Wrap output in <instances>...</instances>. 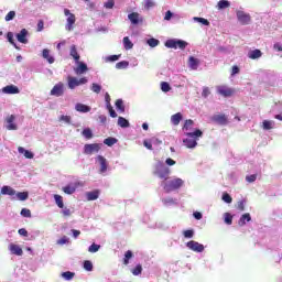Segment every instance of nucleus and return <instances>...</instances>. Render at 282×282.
Instances as JSON below:
<instances>
[{
  "instance_id": "nucleus-44",
  "label": "nucleus",
  "mask_w": 282,
  "mask_h": 282,
  "mask_svg": "<svg viewBox=\"0 0 282 282\" xmlns=\"http://www.w3.org/2000/svg\"><path fill=\"white\" fill-rule=\"evenodd\" d=\"M148 45L150 46V47H158L159 45H160V40H158V39H149L148 40Z\"/></svg>"
},
{
  "instance_id": "nucleus-59",
  "label": "nucleus",
  "mask_w": 282,
  "mask_h": 282,
  "mask_svg": "<svg viewBox=\"0 0 282 282\" xmlns=\"http://www.w3.org/2000/svg\"><path fill=\"white\" fill-rule=\"evenodd\" d=\"M107 109L110 113V118H118V113H116V110H113V106H108Z\"/></svg>"
},
{
  "instance_id": "nucleus-31",
  "label": "nucleus",
  "mask_w": 282,
  "mask_h": 282,
  "mask_svg": "<svg viewBox=\"0 0 282 282\" xmlns=\"http://www.w3.org/2000/svg\"><path fill=\"white\" fill-rule=\"evenodd\" d=\"M218 10H226V8H230V1L228 0H220L217 4Z\"/></svg>"
},
{
  "instance_id": "nucleus-15",
  "label": "nucleus",
  "mask_w": 282,
  "mask_h": 282,
  "mask_svg": "<svg viewBox=\"0 0 282 282\" xmlns=\"http://www.w3.org/2000/svg\"><path fill=\"white\" fill-rule=\"evenodd\" d=\"M3 94L14 95L21 94V90L15 85H8L2 88Z\"/></svg>"
},
{
  "instance_id": "nucleus-47",
  "label": "nucleus",
  "mask_w": 282,
  "mask_h": 282,
  "mask_svg": "<svg viewBox=\"0 0 282 282\" xmlns=\"http://www.w3.org/2000/svg\"><path fill=\"white\" fill-rule=\"evenodd\" d=\"M132 274L134 276H139V274H142V264H137V267L132 269Z\"/></svg>"
},
{
  "instance_id": "nucleus-40",
  "label": "nucleus",
  "mask_w": 282,
  "mask_h": 282,
  "mask_svg": "<svg viewBox=\"0 0 282 282\" xmlns=\"http://www.w3.org/2000/svg\"><path fill=\"white\" fill-rule=\"evenodd\" d=\"M17 197L20 202H25L30 197V194L28 192H19L17 193Z\"/></svg>"
},
{
  "instance_id": "nucleus-14",
  "label": "nucleus",
  "mask_w": 282,
  "mask_h": 282,
  "mask_svg": "<svg viewBox=\"0 0 282 282\" xmlns=\"http://www.w3.org/2000/svg\"><path fill=\"white\" fill-rule=\"evenodd\" d=\"M9 250L11 254H15L17 257H23V249L19 247V245H15V243L9 245Z\"/></svg>"
},
{
  "instance_id": "nucleus-46",
  "label": "nucleus",
  "mask_w": 282,
  "mask_h": 282,
  "mask_svg": "<svg viewBox=\"0 0 282 282\" xmlns=\"http://www.w3.org/2000/svg\"><path fill=\"white\" fill-rule=\"evenodd\" d=\"M161 90L164 91L165 94L171 91V85L166 82L161 83Z\"/></svg>"
},
{
  "instance_id": "nucleus-33",
  "label": "nucleus",
  "mask_w": 282,
  "mask_h": 282,
  "mask_svg": "<svg viewBox=\"0 0 282 282\" xmlns=\"http://www.w3.org/2000/svg\"><path fill=\"white\" fill-rule=\"evenodd\" d=\"M82 135H83L84 138H86V140H91V138H94V132H91V129L85 128V129L82 131Z\"/></svg>"
},
{
  "instance_id": "nucleus-41",
  "label": "nucleus",
  "mask_w": 282,
  "mask_h": 282,
  "mask_svg": "<svg viewBox=\"0 0 282 282\" xmlns=\"http://www.w3.org/2000/svg\"><path fill=\"white\" fill-rule=\"evenodd\" d=\"M117 142H118V139L112 137H109L104 140V144H106L107 147H113V144H116Z\"/></svg>"
},
{
  "instance_id": "nucleus-27",
  "label": "nucleus",
  "mask_w": 282,
  "mask_h": 282,
  "mask_svg": "<svg viewBox=\"0 0 282 282\" xmlns=\"http://www.w3.org/2000/svg\"><path fill=\"white\" fill-rule=\"evenodd\" d=\"M263 56V53H261V50H253L249 52V58L252 61H257V58H261Z\"/></svg>"
},
{
  "instance_id": "nucleus-45",
  "label": "nucleus",
  "mask_w": 282,
  "mask_h": 282,
  "mask_svg": "<svg viewBox=\"0 0 282 282\" xmlns=\"http://www.w3.org/2000/svg\"><path fill=\"white\" fill-rule=\"evenodd\" d=\"M84 269H85L87 272H91V270H94V264L91 263V261L85 260V261H84Z\"/></svg>"
},
{
  "instance_id": "nucleus-3",
  "label": "nucleus",
  "mask_w": 282,
  "mask_h": 282,
  "mask_svg": "<svg viewBox=\"0 0 282 282\" xmlns=\"http://www.w3.org/2000/svg\"><path fill=\"white\" fill-rule=\"evenodd\" d=\"M184 186V181L182 178H174L167 183H164L163 188L165 193H171L173 191H177V188H182Z\"/></svg>"
},
{
  "instance_id": "nucleus-49",
  "label": "nucleus",
  "mask_w": 282,
  "mask_h": 282,
  "mask_svg": "<svg viewBox=\"0 0 282 282\" xmlns=\"http://www.w3.org/2000/svg\"><path fill=\"white\" fill-rule=\"evenodd\" d=\"M101 90H102V86H100L99 84L93 83L91 91H94L95 94H100Z\"/></svg>"
},
{
  "instance_id": "nucleus-4",
  "label": "nucleus",
  "mask_w": 282,
  "mask_h": 282,
  "mask_svg": "<svg viewBox=\"0 0 282 282\" xmlns=\"http://www.w3.org/2000/svg\"><path fill=\"white\" fill-rule=\"evenodd\" d=\"M186 41L184 40H167L165 42V47H169L170 50H186Z\"/></svg>"
},
{
  "instance_id": "nucleus-34",
  "label": "nucleus",
  "mask_w": 282,
  "mask_h": 282,
  "mask_svg": "<svg viewBox=\"0 0 282 282\" xmlns=\"http://www.w3.org/2000/svg\"><path fill=\"white\" fill-rule=\"evenodd\" d=\"M54 199H55V204L58 206V208H65V204L63 203V196L55 194Z\"/></svg>"
},
{
  "instance_id": "nucleus-21",
  "label": "nucleus",
  "mask_w": 282,
  "mask_h": 282,
  "mask_svg": "<svg viewBox=\"0 0 282 282\" xmlns=\"http://www.w3.org/2000/svg\"><path fill=\"white\" fill-rule=\"evenodd\" d=\"M69 55L72 56V58H74L76 63L80 61V54H78V48L76 47V45L70 46Z\"/></svg>"
},
{
  "instance_id": "nucleus-10",
  "label": "nucleus",
  "mask_w": 282,
  "mask_h": 282,
  "mask_svg": "<svg viewBox=\"0 0 282 282\" xmlns=\"http://www.w3.org/2000/svg\"><path fill=\"white\" fill-rule=\"evenodd\" d=\"M186 248H188V250H192L193 252H204V245L195 240L186 242Z\"/></svg>"
},
{
  "instance_id": "nucleus-16",
  "label": "nucleus",
  "mask_w": 282,
  "mask_h": 282,
  "mask_svg": "<svg viewBox=\"0 0 282 282\" xmlns=\"http://www.w3.org/2000/svg\"><path fill=\"white\" fill-rule=\"evenodd\" d=\"M100 197V189H94L91 192L86 193V199L87 202H96Z\"/></svg>"
},
{
  "instance_id": "nucleus-43",
  "label": "nucleus",
  "mask_w": 282,
  "mask_h": 282,
  "mask_svg": "<svg viewBox=\"0 0 282 282\" xmlns=\"http://www.w3.org/2000/svg\"><path fill=\"white\" fill-rule=\"evenodd\" d=\"M127 67H129V62L127 61H121L116 64L117 69H127Z\"/></svg>"
},
{
  "instance_id": "nucleus-32",
  "label": "nucleus",
  "mask_w": 282,
  "mask_h": 282,
  "mask_svg": "<svg viewBox=\"0 0 282 282\" xmlns=\"http://www.w3.org/2000/svg\"><path fill=\"white\" fill-rule=\"evenodd\" d=\"M118 126L121 127V129H127L129 128V120H127L123 117L118 118Z\"/></svg>"
},
{
  "instance_id": "nucleus-19",
  "label": "nucleus",
  "mask_w": 282,
  "mask_h": 282,
  "mask_svg": "<svg viewBox=\"0 0 282 282\" xmlns=\"http://www.w3.org/2000/svg\"><path fill=\"white\" fill-rule=\"evenodd\" d=\"M75 109L79 113H89V111H91V107L84 104H76Z\"/></svg>"
},
{
  "instance_id": "nucleus-58",
  "label": "nucleus",
  "mask_w": 282,
  "mask_h": 282,
  "mask_svg": "<svg viewBox=\"0 0 282 282\" xmlns=\"http://www.w3.org/2000/svg\"><path fill=\"white\" fill-rule=\"evenodd\" d=\"M63 217H72V209L64 207L62 210Z\"/></svg>"
},
{
  "instance_id": "nucleus-23",
  "label": "nucleus",
  "mask_w": 282,
  "mask_h": 282,
  "mask_svg": "<svg viewBox=\"0 0 282 282\" xmlns=\"http://www.w3.org/2000/svg\"><path fill=\"white\" fill-rule=\"evenodd\" d=\"M1 195H17V191H14V188L8 186V185H4L2 186L1 188Z\"/></svg>"
},
{
  "instance_id": "nucleus-28",
  "label": "nucleus",
  "mask_w": 282,
  "mask_h": 282,
  "mask_svg": "<svg viewBox=\"0 0 282 282\" xmlns=\"http://www.w3.org/2000/svg\"><path fill=\"white\" fill-rule=\"evenodd\" d=\"M76 185H67L65 187L62 188L63 193H65L66 195H74V193H76Z\"/></svg>"
},
{
  "instance_id": "nucleus-51",
  "label": "nucleus",
  "mask_w": 282,
  "mask_h": 282,
  "mask_svg": "<svg viewBox=\"0 0 282 282\" xmlns=\"http://www.w3.org/2000/svg\"><path fill=\"white\" fill-rule=\"evenodd\" d=\"M225 224H227L228 226L232 225V215H230L229 213L225 214Z\"/></svg>"
},
{
  "instance_id": "nucleus-48",
  "label": "nucleus",
  "mask_w": 282,
  "mask_h": 282,
  "mask_svg": "<svg viewBox=\"0 0 282 282\" xmlns=\"http://www.w3.org/2000/svg\"><path fill=\"white\" fill-rule=\"evenodd\" d=\"M272 124H273L272 121L264 120V121L262 122V128L264 129V131H270V129H272Z\"/></svg>"
},
{
  "instance_id": "nucleus-8",
  "label": "nucleus",
  "mask_w": 282,
  "mask_h": 282,
  "mask_svg": "<svg viewBox=\"0 0 282 282\" xmlns=\"http://www.w3.org/2000/svg\"><path fill=\"white\" fill-rule=\"evenodd\" d=\"M100 151V144L98 143H87L84 145V154L91 155Z\"/></svg>"
},
{
  "instance_id": "nucleus-63",
  "label": "nucleus",
  "mask_w": 282,
  "mask_h": 282,
  "mask_svg": "<svg viewBox=\"0 0 282 282\" xmlns=\"http://www.w3.org/2000/svg\"><path fill=\"white\" fill-rule=\"evenodd\" d=\"M69 239L67 238V236L62 237L59 240H57V243L59 246H65V243H68Z\"/></svg>"
},
{
  "instance_id": "nucleus-25",
  "label": "nucleus",
  "mask_w": 282,
  "mask_h": 282,
  "mask_svg": "<svg viewBox=\"0 0 282 282\" xmlns=\"http://www.w3.org/2000/svg\"><path fill=\"white\" fill-rule=\"evenodd\" d=\"M182 112H177L171 117V122L174 124V127H177L180 122H182Z\"/></svg>"
},
{
  "instance_id": "nucleus-6",
  "label": "nucleus",
  "mask_w": 282,
  "mask_h": 282,
  "mask_svg": "<svg viewBox=\"0 0 282 282\" xmlns=\"http://www.w3.org/2000/svg\"><path fill=\"white\" fill-rule=\"evenodd\" d=\"M64 14L67 18V24H66V30L68 32H72L74 28V23H76V15L69 11V9H64Z\"/></svg>"
},
{
  "instance_id": "nucleus-61",
  "label": "nucleus",
  "mask_w": 282,
  "mask_h": 282,
  "mask_svg": "<svg viewBox=\"0 0 282 282\" xmlns=\"http://www.w3.org/2000/svg\"><path fill=\"white\" fill-rule=\"evenodd\" d=\"M195 21H198V23H202L203 25H210V22L207 19L204 18H194Z\"/></svg>"
},
{
  "instance_id": "nucleus-5",
  "label": "nucleus",
  "mask_w": 282,
  "mask_h": 282,
  "mask_svg": "<svg viewBox=\"0 0 282 282\" xmlns=\"http://www.w3.org/2000/svg\"><path fill=\"white\" fill-rule=\"evenodd\" d=\"M68 89H76V87H80V85H87V77L76 78L68 76L67 77Z\"/></svg>"
},
{
  "instance_id": "nucleus-38",
  "label": "nucleus",
  "mask_w": 282,
  "mask_h": 282,
  "mask_svg": "<svg viewBox=\"0 0 282 282\" xmlns=\"http://www.w3.org/2000/svg\"><path fill=\"white\" fill-rule=\"evenodd\" d=\"M123 46L124 50H133V42H131L129 36L123 37Z\"/></svg>"
},
{
  "instance_id": "nucleus-9",
  "label": "nucleus",
  "mask_w": 282,
  "mask_h": 282,
  "mask_svg": "<svg viewBox=\"0 0 282 282\" xmlns=\"http://www.w3.org/2000/svg\"><path fill=\"white\" fill-rule=\"evenodd\" d=\"M65 94V84L62 82L57 83L51 90V96H56L57 98Z\"/></svg>"
},
{
  "instance_id": "nucleus-37",
  "label": "nucleus",
  "mask_w": 282,
  "mask_h": 282,
  "mask_svg": "<svg viewBox=\"0 0 282 282\" xmlns=\"http://www.w3.org/2000/svg\"><path fill=\"white\" fill-rule=\"evenodd\" d=\"M42 56L43 58H46V61H48V63L52 65V63H54V57L50 56V50L44 48L42 52Z\"/></svg>"
},
{
  "instance_id": "nucleus-54",
  "label": "nucleus",
  "mask_w": 282,
  "mask_h": 282,
  "mask_svg": "<svg viewBox=\"0 0 282 282\" xmlns=\"http://www.w3.org/2000/svg\"><path fill=\"white\" fill-rule=\"evenodd\" d=\"M237 209L240 210V212L246 210V200H239L237 203Z\"/></svg>"
},
{
  "instance_id": "nucleus-60",
  "label": "nucleus",
  "mask_w": 282,
  "mask_h": 282,
  "mask_svg": "<svg viewBox=\"0 0 282 282\" xmlns=\"http://www.w3.org/2000/svg\"><path fill=\"white\" fill-rule=\"evenodd\" d=\"M154 7H155V2H153V0H147L145 1L144 8L147 10H151V8H154Z\"/></svg>"
},
{
  "instance_id": "nucleus-22",
  "label": "nucleus",
  "mask_w": 282,
  "mask_h": 282,
  "mask_svg": "<svg viewBox=\"0 0 282 282\" xmlns=\"http://www.w3.org/2000/svg\"><path fill=\"white\" fill-rule=\"evenodd\" d=\"M128 19L131 21L132 25H138V23H140V14L138 12L130 13Z\"/></svg>"
},
{
  "instance_id": "nucleus-20",
  "label": "nucleus",
  "mask_w": 282,
  "mask_h": 282,
  "mask_svg": "<svg viewBox=\"0 0 282 282\" xmlns=\"http://www.w3.org/2000/svg\"><path fill=\"white\" fill-rule=\"evenodd\" d=\"M97 160L100 164V173H106L107 166H108L107 165V159H105V156H102V155H98Z\"/></svg>"
},
{
  "instance_id": "nucleus-11",
  "label": "nucleus",
  "mask_w": 282,
  "mask_h": 282,
  "mask_svg": "<svg viewBox=\"0 0 282 282\" xmlns=\"http://www.w3.org/2000/svg\"><path fill=\"white\" fill-rule=\"evenodd\" d=\"M212 122L226 127V124H228V117L226 115H214L212 117Z\"/></svg>"
},
{
  "instance_id": "nucleus-36",
  "label": "nucleus",
  "mask_w": 282,
  "mask_h": 282,
  "mask_svg": "<svg viewBox=\"0 0 282 282\" xmlns=\"http://www.w3.org/2000/svg\"><path fill=\"white\" fill-rule=\"evenodd\" d=\"M133 259V251L128 250L124 253V258H123V265H129V260Z\"/></svg>"
},
{
  "instance_id": "nucleus-30",
  "label": "nucleus",
  "mask_w": 282,
  "mask_h": 282,
  "mask_svg": "<svg viewBox=\"0 0 282 282\" xmlns=\"http://www.w3.org/2000/svg\"><path fill=\"white\" fill-rule=\"evenodd\" d=\"M188 63H189L191 69H197V67L199 66V59L193 56L189 57Z\"/></svg>"
},
{
  "instance_id": "nucleus-7",
  "label": "nucleus",
  "mask_w": 282,
  "mask_h": 282,
  "mask_svg": "<svg viewBox=\"0 0 282 282\" xmlns=\"http://www.w3.org/2000/svg\"><path fill=\"white\" fill-rule=\"evenodd\" d=\"M236 17L241 25H249L250 21H252L250 13H246L243 11H237Z\"/></svg>"
},
{
  "instance_id": "nucleus-42",
  "label": "nucleus",
  "mask_w": 282,
  "mask_h": 282,
  "mask_svg": "<svg viewBox=\"0 0 282 282\" xmlns=\"http://www.w3.org/2000/svg\"><path fill=\"white\" fill-rule=\"evenodd\" d=\"M183 237H185V239H193V237H195V230L193 229L184 230Z\"/></svg>"
},
{
  "instance_id": "nucleus-24",
  "label": "nucleus",
  "mask_w": 282,
  "mask_h": 282,
  "mask_svg": "<svg viewBox=\"0 0 282 282\" xmlns=\"http://www.w3.org/2000/svg\"><path fill=\"white\" fill-rule=\"evenodd\" d=\"M18 151L19 153H23L26 160H32L34 158V153H32L30 150H25L23 147H19Z\"/></svg>"
},
{
  "instance_id": "nucleus-12",
  "label": "nucleus",
  "mask_w": 282,
  "mask_h": 282,
  "mask_svg": "<svg viewBox=\"0 0 282 282\" xmlns=\"http://www.w3.org/2000/svg\"><path fill=\"white\" fill-rule=\"evenodd\" d=\"M14 120H17V117L14 115L8 116L6 118L8 131H17V129H19L17 123H14Z\"/></svg>"
},
{
  "instance_id": "nucleus-39",
  "label": "nucleus",
  "mask_w": 282,
  "mask_h": 282,
  "mask_svg": "<svg viewBox=\"0 0 282 282\" xmlns=\"http://www.w3.org/2000/svg\"><path fill=\"white\" fill-rule=\"evenodd\" d=\"M74 276H76V273L72 272V271H66L62 273V278L65 279V281H72V279H74Z\"/></svg>"
},
{
  "instance_id": "nucleus-55",
  "label": "nucleus",
  "mask_w": 282,
  "mask_h": 282,
  "mask_svg": "<svg viewBox=\"0 0 282 282\" xmlns=\"http://www.w3.org/2000/svg\"><path fill=\"white\" fill-rule=\"evenodd\" d=\"M98 250H100V245H96V243H93V245L88 248V252H98Z\"/></svg>"
},
{
  "instance_id": "nucleus-57",
  "label": "nucleus",
  "mask_w": 282,
  "mask_h": 282,
  "mask_svg": "<svg viewBox=\"0 0 282 282\" xmlns=\"http://www.w3.org/2000/svg\"><path fill=\"white\" fill-rule=\"evenodd\" d=\"M246 182H249V184H252V182H257V174L246 176Z\"/></svg>"
},
{
  "instance_id": "nucleus-53",
  "label": "nucleus",
  "mask_w": 282,
  "mask_h": 282,
  "mask_svg": "<svg viewBox=\"0 0 282 282\" xmlns=\"http://www.w3.org/2000/svg\"><path fill=\"white\" fill-rule=\"evenodd\" d=\"M113 6H116V2L113 0H108L107 2H105L104 8H106L107 10H111Z\"/></svg>"
},
{
  "instance_id": "nucleus-64",
  "label": "nucleus",
  "mask_w": 282,
  "mask_h": 282,
  "mask_svg": "<svg viewBox=\"0 0 282 282\" xmlns=\"http://www.w3.org/2000/svg\"><path fill=\"white\" fill-rule=\"evenodd\" d=\"M209 94H210V88L204 87L202 93L203 98H206Z\"/></svg>"
},
{
  "instance_id": "nucleus-62",
  "label": "nucleus",
  "mask_w": 282,
  "mask_h": 282,
  "mask_svg": "<svg viewBox=\"0 0 282 282\" xmlns=\"http://www.w3.org/2000/svg\"><path fill=\"white\" fill-rule=\"evenodd\" d=\"M7 39H8L9 43H11V45H17V44H14V34L12 32L7 33Z\"/></svg>"
},
{
  "instance_id": "nucleus-29",
  "label": "nucleus",
  "mask_w": 282,
  "mask_h": 282,
  "mask_svg": "<svg viewBox=\"0 0 282 282\" xmlns=\"http://www.w3.org/2000/svg\"><path fill=\"white\" fill-rule=\"evenodd\" d=\"M193 124H195L193 119H187L183 126V131H185V133H188V131L193 129Z\"/></svg>"
},
{
  "instance_id": "nucleus-17",
  "label": "nucleus",
  "mask_w": 282,
  "mask_h": 282,
  "mask_svg": "<svg viewBox=\"0 0 282 282\" xmlns=\"http://www.w3.org/2000/svg\"><path fill=\"white\" fill-rule=\"evenodd\" d=\"M88 67L87 64L78 61L77 62V67L75 68V74H77V76H80V74H85L86 72H88Z\"/></svg>"
},
{
  "instance_id": "nucleus-35",
  "label": "nucleus",
  "mask_w": 282,
  "mask_h": 282,
  "mask_svg": "<svg viewBox=\"0 0 282 282\" xmlns=\"http://www.w3.org/2000/svg\"><path fill=\"white\" fill-rule=\"evenodd\" d=\"M116 109L120 111L121 113H124V101L122 99H117L115 102Z\"/></svg>"
},
{
  "instance_id": "nucleus-2",
  "label": "nucleus",
  "mask_w": 282,
  "mask_h": 282,
  "mask_svg": "<svg viewBox=\"0 0 282 282\" xmlns=\"http://www.w3.org/2000/svg\"><path fill=\"white\" fill-rule=\"evenodd\" d=\"M153 174L158 175L160 180H169L171 169L164 166V164L160 162L155 165Z\"/></svg>"
},
{
  "instance_id": "nucleus-50",
  "label": "nucleus",
  "mask_w": 282,
  "mask_h": 282,
  "mask_svg": "<svg viewBox=\"0 0 282 282\" xmlns=\"http://www.w3.org/2000/svg\"><path fill=\"white\" fill-rule=\"evenodd\" d=\"M223 202H225L226 204H232V196H230V194H228V193H224Z\"/></svg>"
},
{
  "instance_id": "nucleus-52",
  "label": "nucleus",
  "mask_w": 282,
  "mask_h": 282,
  "mask_svg": "<svg viewBox=\"0 0 282 282\" xmlns=\"http://www.w3.org/2000/svg\"><path fill=\"white\" fill-rule=\"evenodd\" d=\"M20 214L22 215V217H28V218L32 217V212L28 208H22Z\"/></svg>"
},
{
  "instance_id": "nucleus-26",
  "label": "nucleus",
  "mask_w": 282,
  "mask_h": 282,
  "mask_svg": "<svg viewBox=\"0 0 282 282\" xmlns=\"http://www.w3.org/2000/svg\"><path fill=\"white\" fill-rule=\"evenodd\" d=\"M246 221H252V217L250 216L249 213L243 214V215L240 217V219H239V221H238V225H239V226H246Z\"/></svg>"
},
{
  "instance_id": "nucleus-1",
  "label": "nucleus",
  "mask_w": 282,
  "mask_h": 282,
  "mask_svg": "<svg viewBox=\"0 0 282 282\" xmlns=\"http://www.w3.org/2000/svg\"><path fill=\"white\" fill-rule=\"evenodd\" d=\"M185 135H187V139L183 140L185 147L187 149H195V147H197V138H202L204 132H202L199 129H196L194 132H185Z\"/></svg>"
},
{
  "instance_id": "nucleus-13",
  "label": "nucleus",
  "mask_w": 282,
  "mask_h": 282,
  "mask_svg": "<svg viewBox=\"0 0 282 282\" xmlns=\"http://www.w3.org/2000/svg\"><path fill=\"white\" fill-rule=\"evenodd\" d=\"M217 91L220 96H224L225 98H230V96H234L235 94V89L228 88L226 86H219Z\"/></svg>"
},
{
  "instance_id": "nucleus-56",
  "label": "nucleus",
  "mask_w": 282,
  "mask_h": 282,
  "mask_svg": "<svg viewBox=\"0 0 282 282\" xmlns=\"http://www.w3.org/2000/svg\"><path fill=\"white\" fill-rule=\"evenodd\" d=\"M14 17H17V12L10 11V12L6 15L4 20H6V21H12V20L14 19Z\"/></svg>"
},
{
  "instance_id": "nucleus-18",
  "label": "nucleus",
  "mask_w": 282,
  "mask_h": 282,
  "mask_svg": "<svg viewBox=\"0 0 282 282\" xmlns=\"http://www.w3.org/2000/svg\"><path fill=\"white\" fill-rule=\"evenodd\" d=\"M17 40L19 43H28V30L22 29L20 33L17 34Z\"/></svg>"
}]
</instances>
